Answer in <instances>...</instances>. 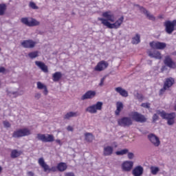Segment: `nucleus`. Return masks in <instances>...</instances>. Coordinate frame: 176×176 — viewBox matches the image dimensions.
Segmentation results:
<instances>
[{"instance_id":"3c124183","label":"nucleus","mask_w":176,"mask_h":176,"mask_svg":"<svg viewBox=\"0 0 176 176\" xmlns=\"http://www.w3.org/2000/svg\"><path fill=\"white\" fill-rule=\"evenodd\" d=\"M65 176H75V174L72 172H70V173H67L65 174Z\"/></svg>"},{"instance_id":"412c9836","label":"nucleus","mask_w":176,"mask_h":176,"mask_svg":"<svg viewBox=\"0 0 176 176\" xmlns=\"http://www.w3.org/2000/svg\"><path fill=\"white\" fill-rule=\"evenodd\" d=\"M148 54L149 57H151V58H157V60H162V54H160V52L159 51H155L153 53L149 51L148 52Z\"/></svg>"},{"instance_id":"ea45409f","label":"nucleus","mask_w":176,"mask_h":176,"mask_svg":"<svg viewBox=\"0 0 176 176\" xmlns=\"http://www.w3.org/2000/svg\"><path fill=\"white\" fill-rule=\"evenodd\" d=\"M3 124L4 127H6V129H9L12 126L9 121H3Z\"/></svg>"},{"instance_id":"79ce46f5","label":"nucleus","mask_w":176,"mask_h":176,"mask_svg":"<svg viewBox=\"0 0 176 176\" xmlns=\"http://www.w3.org/2000/svg\"><path fill=\"white\" fill-rule=\"evenodd\" d=\"M127 153L128 159H129V160H133V159H134V154L129 151Z\"/></svg>"},{"instance_id":"9d476101","label":"nucleus","mask_w":176,"mask_h":176,"mask_svg":"<svg viewBox=\"0 0 176 176\" xmlns=\"http://www.w3.org/2000/svg\"><path fill=\"white\" fill-rule=\"evenodd\" d=\"M150 46L152 47V49H157V50H163L166 49L167 47V44L166 43H162V42H151Z\"/></svg>"},{"instance_id":"423d86ee","label":"nucleus","mask_w":176,"mask_h":176,"mask_svg":"<svg viewBox=\"0 0 176 176\" xmlns=\"http://www.w3.org/2000/svg\"><path fill=\"white\" fill-rule=\"evenodd\" d=\"M118 124L121 127H130L133 124V120L131 118L123 117L118 120Z\"/></svg>"},{"instance_id":"f03ea898","label":"nucleus","mask_w":176,"mask_h":176,"mask_svg":"<svg viewBox=\"0 0 176 176\" xmlns=\"http://www.w3.org/2000/svg\"><path fill=\"white\" fill-rule=\"evenodd\" d=\"M157 113L158 115H160L161 118L167 120V124H168V126H173V124L175 123V121L174 120V119H175L176 118L175 113L173 112L170 113H166V111H160V110H158L157 111Z\"/></svg>"},{"instance_id":"a878e982","label":"nucleus","mask_w":176,"mask_h":176,"mask_svg":"<svg viewBox=\"0 0 176 176\" xmlns=\"http://www.w3.org/2000/svg\"><path fill=\"white\" fill-rule=\"evenodd\" d=\"M79 113L78 112H74V111H70L67 113L64 117L63 119H67V120L71 119V118H76V116H79Z\"/></svg>"},{"instance_id":"c9c22d12","label":"nucleus","mask_w":176,"mask_h":176,"mask_svg":"<svg viewBox=\"0 0 176 176\" xmlns=\"http://www.w3.org/2000/svg\"><path fill=\"white\" fill-rule=\"evenodd\" d=\"M102 102H98L96 104H94V107L96 111H101V109H102Z\"/></svg>"},{"instance_id":"6e6d98bb","label":"nucleus","mask_w":176,"mask_h":176,"mask_svg":"<svg viewBox=\"0 0 176 176\" xmlns=\"http://www.w3.org/2000/svg\"><path fill=\"white\" fill-rule=\"evenodd\" d=\"M1 50H2V49H1V47H0V52H1Z\"/></svg>"},{"instance_id":"393cba45","label":"nucleus","mask_w":176,"mask_h":176,"mask_svg":"<svg viewBox=\"0 0 176 176\" xmlns=\"http://www.w3.org/2000/svg\"><path fill=\"white\" fill-rule=\"evenodd\" d=\"M174 83H175V80H174V78L170 77L166 79L164 83V86L169 89L170 87H171V86H173V85H174Z\"/></svg>"},{"instance_id":"4468645a","label":"nucleus","mask_w":176,"mask_h":176,"mask_svg":"<svg viewBox=\"0 0 176 176\" xmlns=\"http://www.w3.org/2000/svg\"><path fill=\"white\" fill-rule=\"evenodd\" d=\"M108 65L109 64L105 60H102L98 63V65L95 67V71H98V72H101V71H104L106 68H108Z\"/></svg>"},{"instance_id":"f257e3e1","label":"nucleus","mask_w":176,"mask_h":176,"mask_svg":"<svg viewBox=\"0 0 176 176\" xmlns=\"http://www.w3.org/2000/svg\"><path fill=\"white\" fill-rule=\"evenodd\" d=\"M102 16L107 19L104 18H98V20L102 22V24H103V25H105L106 27H107V28H110V30H118V28H119L122 25L123 20H124V17L121 16L120 19H118V20L115 22V15H113L111 12V11L104 12L102 14ZM109 21L114 23H111Z\"/></svg>"},{"instance_id":"f8f14e48","label":"nucleus","mask_w":176,"mask_h":176,"mask_svg":"<svg viewBox=\"0 0 176 176\" xmlns=\"http://www.w3.org/2000/svg\"><path fill=\"white\" fill-rule=\"evenodd\" d=\"M148 138L154 146H159L160 145V140H159L156 135L150 133L148 135Z\"/></svg>"},{"instance_id":"4be33fe9","label":"nucleus","mask_w":176,"mask_h":176,"mask_svg":"<svg viewBox=\"0 0 176 176\" xmlns=\"http://www.w3.org/2000/svg\"><path fill=\"white\" fill-rule=\"evenodd\" d=\"M113 153V147L107 146L104 148L103 155L104 156H111Z\"/></svg>"},{"instance_id":"2f4dec72","label":"nucleus","mask_w":176,"mask_h":176,"mask_svg":"<svg viewBox=\"0 0 176 176\" xmlns=\"http://www.w3.org/2000/svg\"><path fill=\"white\" fill-rule=\"evenodd\" d=\"M7 6L5 3L0 4V16H3L5 12H6Z\"/></svg>"},{"instance_id":"ddd939ff","label":"nucleus","mask_w":176,"mask_h":176,"mask_svg":"<svg viewBox=\"0 0 176 176\" xmlns=\"http://www.w3.org/2000/svg\"><path fill=\"white\" fill-rule=\"evenodd\" d=\"M35 45H36V42L32 40H24L21 43V46L25 47V49H34V47H35Z\"/></svg>"},{"instance_id":"2eb2a0df","label":"nucleus","mask_w":176,"mask_h":176,"mask_svg":"<svg viewBox=\"0 0 176 176\" xmlns=\"http://www.w3.org/2000/svg\"><path fill=\"white\" fill-rule=\"evenodd\" d=\"M35 65L41 69L43 72H45V74H47L49 72V68L47 67V65L45 64V63L42 61H35Z\"/></svg>"},{"instance_id":"39448f33","label":"nucleus","mask_w":176,"mask_h":176,"mask_svg":"<svg viewBox=\"0 0 176 176\" xmlns=\"http://www.w3.org/2000/svg\"><path fill=\"white\" fill-rule=\"evenodd\" d=\"M165 27V31L167 34H171L176 30V20L173 21H166L164 23Z\"/></svg>"},{"instance_id":"1a4fd4ad","label":"nucleus","mask_w":176,"mask_h":176,"mask_svg":"<svg viewBox=\"0 0 176 176\" xmlns=\"http://www.w3.org/2000/svg\"><path fill=\"white\" fill-rule=\"evenodd\" d=\"M38 163L39 166H41V167L43 168L45 173H47V171H56V168L52 167V168H50L49 165H47V164L45 162V159H43V157L39 158Z\"/></svg>"},{"instance_id":"4c0bfd02","label":"nucleus","mask_w":176,"mask_h":176,"mask_svg":"<svg viewBox=\"0 0 176 176\" xmlns=\"http://www.w3.org/2000/svg\"><path fill=\"white\" fill-rule=\"evenodd\" d=\"M7 96L9 97H12V96H14V97H17L19 96V93L17 91H10L9 90H6Z\"/></svg>"},{"instance_id":"7ed1b4c3","label":"nucleus","mask_w":176,"mask_h":176,"mask_svg":"<svg viewBox=\"0 0 176 176\" xmlns=\"http://www.w3.org/2000/svg\"><path fill=\"white\" fill-rule=\"evenodd\" d=\"M21 23L27 25V27H36L41 25V22L34 18L24 17L21 18Z\"/></svg>"},{"instance_id":"cd10ccee","label":"nucleus","mask_w":176,"mask_h":176,"mask_svg":"<svg viewBox=\"0 0 176 176\" xmlns=\"http://www.w3.org/2000/svg\"><path fill=\"white\" fill-rule=\"evenodd\" d=\"M141 42V36L139 34H136L135 36L132 38L131 43L133 45H138Z\"/></svg>"},{"instance_id":"473e14b6","label":"nucleus","mask_w":176,"mask_h":176,"mask_svg":"<svg viewBox=\"0 0 176 176\" xmlns=\"http://www.w3.org/2000/svg\"><path fill=\"white\" fill-rule=\"evenodd\" d=\"M151 173L153 175H156L159 171H160V168L157 166H151L150 167Z\"/></svg>"},{"instance_id":"49530a36","label":"nucleus","mask_w":176,"mask_h":176,"mask_svg":"<svg viewBox=\"0 0 176 176\" xmlns=\"http://www.w3.org/2000/svg\"><path fill=\"white\" fill-rule=\"evenodd\" d=\"M6 69L3 67H0V74H5Z\"/></svg>"},{"instance_id":"f3484780","label":"nucleus","mask_w":176,"mask_h":176,"mask_svg":"<svg viewBox=\"0 0 176 176\" xmlns=\"http://www.w3.org/2000/svg\"><path fill=\"white\" fill-rule=\"evenodd\" d=\"M164 64L168 68H175L176 65L170 56H166L164 60Z\"/></svg>"},{"instance_id":"dca6fc26","label":"nucleus","mask_w":176,"mask_h":176,"mask_svg":"<svg viewBox=\"0 0 176 176\" xmlns=\"http://www.w3.org/2000/svg\"><path fill=\"white\" fill-rule=\"evenodd\" d=\"M142 174H144V168L142 166H137L132 170L133 176H142Z\"/></svg>"},{"instance_id":"c03bdc74","label":"nucleus","mask_w":176,"mask_h":176,"mask_svg":"<svg viewBox=\"0 0 176 176\" xmlns=\"http://www.w3.org/2000/svg\"><path fill=\"white\" fill-rule=\"evenodd\" d=\"M136 97L138 100H140V101H142L144 100V96H142V94H137Z\"/></svg>"},{"instance_id":"c85d7f7f","label":"nucleus","mask_w":176,"mask_h":176,"mask_svg":"<svg viewBox=\"0 0 176 176\" xmlns=\"http://www.w3.org/2000/svg\"><path fill=\"white\" fill-rule=\"evenodd\" d=\"M85 141L87 142H92L93 140H94V135L91 133H85Z\"/></svg>"},{"instance_id":"c756f323","label":"nucleus","mask_w":176,"mask_h":176,"mask_svg":"<svg viewBox=\"0 0 176 176\" xmlns=\"http://www.w3.org/2000/svg\"><path fill=\"white\" fill-rule=\"evenodd\" d=\"M21 155V151H19L16 149H14L11 151L10 157L12 159H16V157H19Z\"/></svg>"},{"instance_id":"37998d69","label":"nucleus","mask_w":176,"mask_h":176,"mask_svg":"<svg viewBox=\"0 0 176 176\" xmlns=\"http://www.w3.org/2000/svg\"><path fill=\"white\" fill-rule=\"evenodd\" d=\"M166 90H168V88H166V86L164 85L163 88L160 91V96H162V94H163Z\"/></svg>"},{"instance_id":"5701e85b","label":"nucleus","mask_w":176,"mask_h":176,"mask_svg":"<svg viewBox=\"0 0 176 176\" xmlns=\"http://www.w3.org/2000/svg\"><path fill=\"white\" fill-rule=\"evenodd\" d=\"M37 89H38V90L44 89L43 94L45 96H47V94H49V91L47 90V87H46V85H43L41 82H37Z\"/></svg>"},{"instance_id":"de8ad7c7","label":"nucleus","mask_w":176,"mask_h":176,"mask_svg":"<svg viewBox=\"0 0 176 176\" xmlns=\"http://www.w3.org/2000/svg\"><path fill=\"white\" fill-rule=\"evenodd\" d=\"M159 119V116L157 114H154L153 116V122H156Z\"/></svg>"},{"instance_id":"9b49d317","label":"nucleus","mask_w":176,"mask_h":176,"mask_svg":"<svg viewBox=\"0 0 176 176\" xmlns=\"http://www.w3.org/2000/svg\"><path fill=\"white\" fill-rule=\"evenodd\" d=\"M97 93L96 91H87L86 93H85L80 98L81 101H85V100H91L92 98H94L96 97V95Z\"/></svg>"},{"instance_id":"72a5a7b5","label":"nucleus","mask_w":176,"mask_h":176,"mask_svg":"<svg viewBox=\"0 0 176 176\" xmlns=\"http://www.w3.org/2000/svg\"><path fill=\"white\" fill-rule=\"evenodd\" d=\"M87 112H89V113H97V110L96 107L93 104L92 106H89L86 109Z\"/></svg>"},{"instance_id":"f704fd0d","label":"nucleus","mask_w":176,"mask_h":176,"mask_svg":"<svg viewBox=\"0 0 176 176\" xmlns=\"http://www.w3.org/2000/svg\"><path fill=\"white\" fill-rule=\"evenodd\" d=\"M127 153H129V149L127 148L116 152V154L118 156H123V155H127Z\"/></svg>"},{"instance_id":"6ab92c4d","label":"nucleus","mask_w":176,"mask_h":176,"mask_svg":"<svg viewBox=\"0 0 176 176\" xmlns=\"http://www.w3.org/2000/svg\"><path fill=\"white\" fill-rule=\"evenodd\" d=\"M140 10L142 12V13L145 14V16L147 17V19H148V20L155 21V16L153 14H151V12H149V11H148L146 9H145V8L140 7Z\"/></svg>"},{"instance_id":"aec40b11","label":"nucleus","mask_w":176,"mask_h":176,"mask_svg":"<svg viewBox=\"0 0 176 176\" xmlns=\"http://www.w3.org/2000/svg\"><path fill=\"white\" fill-rule=\"evenodd\" d=\"M115 91L118 93L120 96H122V97H129V92L121 87L115 88Z\"/></svg>"},{"instance_id":"a211bd4d","label":"nucleus","mask_w":176,"mask_h":176,"mask_svg":"<svg viewBox=\"0 0 176 176\" xmlns=\"http://www.w3.org/2000/svg\"><path fill=\"white\" fill-rule=\"evenodd\" d=\"M134 166L133 161H126L122 164V170L124 171H131V168Z\"/></svg>"},{"instance_id":"7c9ffc66","label":"nucleus","mask_w":176,"mask_h":176,"mask_svg":"<svg viewBox=\"0 0 176 176\" xmlns=\"http://www.w3.org/2000/svg\"><path fill=\"white\" fill-rule=\"evenodd\" d=\"M57 168L59 171H65L67 170V164L64 162H60L58 164Z\"/></svg>"},{"instance_id":"58836bf2","label":"nucleus","mask_w":176,"mask_h":176,"mask_svg":"<svg viewBox=\"0 0 176 176\" xmlns=\"http://www.w3.org/2000/svg\"><path fill=\"white\" fill-rule=\"evenodd\" d=\"M29 6H30V8H31L32 9H34V10H38V9H39V7H38L37 6H36V4H35V3H34V2H30V4H29Z\"/></svg>"},{"instance_id":"a19ab883","label":"nucleus","mask_w":176,"mask_h":176,"mask_svg":"<svg viewBox=\"0 0 176 176\" xmlns=\"http://www.w3.org/2000/svg\"><path fill=\"white\" fill-rule=\"evenodd\" d=\"M141 107L146 108V109H149V108H151V103H142Z\"/></svg>"},{"instance_id":"5fc2aeb1","label":"nucleus","mask_w":176,"mask_h":176,"mask_svg":"<svg viewBox=\"0 0 176 176\" xmlns=\"http://www.w3.org/2000/svg\"><path fill=\"white\" fill-rule=\"evenodd\" d=\"M2 173V166H0V174Z\"/></svg>"},{"instance_id":"864d4df0","label":"nucleus","mask_w":176,"mask_h":176,"mask_svg":"<svg viewBox=\"0 0 176 176\" xmlns=\"http://www.w3.org/2000/svg\"><path fill=\"white\" fill-rule=\"evenodd\" d=\"M56 142H57L58 144H59V145H61V140H56Z\"/></svg>"},{"instance_id":"09e8293b","label":"nucleus","mask_w":176,"mask_h":176,"mask_svg":"<svg viewBox=\"0 0 176 176\" xmlns=\"http://www.w3.org/2000/svg\"><path fill=\"white\" fill-rule=\"evenodd\" d=\"M104 80H105V77H103L102 78H101L99 86H104Z\"/></svg>"},{"instance_id":"bb28decb","label":"nucleus","mask_w":176,"mask_h":176,"mask_svg":"<svg viewBox=\"0 0 176 176\" xmlns=\"http://www.w3.org/2000/svg\"><path fill=\"white\" fill-rule=\"evenodd\" d=\"M63 78V74L60 72H56L52 75L54 82H58Z\"/></svg>"},{"instance_id":"6e6552de","label":"nucleus","mask_w":176,"mask_h":176,"mask_svg":"<svg viewBox=\"0 0 176 176\" xmlns=\"http://www.w3.org/2000/svg\"><path fill=\"white\" fill-rule=\"evenodd\" d=\"M37 139L42 142H53L54 141V136L53 135L47 134H37Z\"/></svg>"},{"instance_id":"e433bc0d","label":"nucleus","mask_w":176,"mask_h":176,"mask_svg":"<svg viewBox=\"0 0 176 176\" xmlns=\"http://www.w3.org/2000/svg\"><path fill=\"white\" fill-rule=\"evenodd\" d=\"M28 56L30 57V58H36V57H38V51H35V52H32L28 54Z\"/></svg>"},{"instance_id":"0eeeda50","label":"nucleus","mask_w":176,"mask_h":176,"mask_svg":"<svg viewBox=\"0 0 176 176\" xmlns=\"http://www.w3.org/2000/svg\"><path fill=\"white\" fill-rule=\"evenodd\" d=\"M131 118L133 120H135V122H138L139 123H145V122L147 120L146 118H145V116L137 111L131 113Z\"/></svg>"},{"instance_id":"b1692460","label":"nucleus","mask_w":176,"mask_h":176,"mask_svg":"<svg viewBox=\"0 0 176 176\" xmlns=\"http://www.w3.org/2000/svg\"><path fill=\"white\" fill-rule=\"evenodd\" d=\"M123 103L122 102H116V110L115 111V115L116 116H119L120 115V112L123 111Z\"/></svg>"},{"instance_id":"20e7f679","label":"nucleus","mask_w":176,"mask_h":176,"mask_svg":"<svg viewBox=\"0 0 176 176\" xmlns=\"http://www.w3.org/2000/svg\"><path fill=\"white\" fill-rule=\"evenodd\" d=\"M28 135H31V131L27 128L18 129L12 133L13 138H21Z\"/></svg>"},{"instance_id":"a18cd8bd","label":"nucleus","mask_w":176,"mask_h":176,"mask_svg":"<svg viewBox=\"0 0 176 176\" xmlns=\"http://www.w3.org/2000/svg\"><path fill=\"white\" fill-rule=\"evenodd\" d=\"M41 97H42V94L41 93H36L34 95V98H36V100H39Z\"/></svg>"},{"instance_id":"603ef678","label":"nucleus","mask_w":176,"mask_h":176,"mask_svg":"<svg viewBox=\"0 0 176 176\" xmlns=\"http://www.w3.org/2000/svg\"><path fill=\"white\" fill-rule=\"evenodd\" d=\"M28 176H34L35 174L32 171H29L28 172Z\"/></svg>"},{"instance_id":"8fccbe9b","label":"nucleus","mask_w":176,"mask_h":176,"mask_svg":"<svg viewBox=\"0 0 176 176\" xmlns=\"http://www.w3.org/2000/svg\"><path fill=\"white\" fill-rule=\"evenodd\" d=\"M67 130V131H74V128L71 126H68Z\"/></svg>"}]
</instances>
